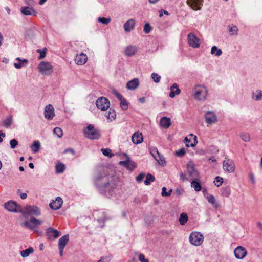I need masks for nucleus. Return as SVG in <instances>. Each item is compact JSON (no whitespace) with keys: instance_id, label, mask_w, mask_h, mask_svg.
Segmentation results:
<instances>
[{"instance_id":"nucleus-45","label":"nucleus","mask_w":262,"mask_h":262,"mask_svg":"<svg viewBox=\"0 0 262 262\" xmlns=\"http://www.w3.org/2000/svg\"><path fill=\"white\" fill-rule=\"evenodd\" d=\"M200 113H204V115H215V112H214L213 111H210V110H207L206 106H204L203 107H202Z\"/></svg>"},{"instance_id":"nucleus-36","label":"nucleus","mask_w":262,"mask_h":262,"mask_svg":"<svg viewBox=\"0 0 262 262\" xmlns=\"http://www.w3.org/2000/svg\"><path fill=\"white\" fill-rule=\"evenodd\" d=\"M44 115H55L54 108L52 105L48 104L45 107Z\"/></svg>"},{"instance_id":"nucleus-3","label":"nucleus","mask_w":262,"mask_h":262,"mask_svg":"<svg viewBox=\"0 0 262 262\" xmlns=\"http://www.w3.org/2000/svg\"><path fill=\"white\" fill-rule=\"evenodd\" d=\"M189 240L191 244L195 246H199L203 243L204 236L200 232L194 231L190 234Z\"/></svg>"},{"instance_id":"nucleus-20","label":"nucleus","mask_w":262,"mask_h":262,"mask_svg":"<svg viewBox=\"0 0 262 262\" xmlns=\"http://www.w3.org/2000/svg\"><path fill=\"white\" fill-rule=\"evenodd\" d=\"M87 56L86 54L82 53L79 55H77L75 58V61L78 65H83L87 61Z\"/></svg>"},{"instance_id":"nucleus-6","label":"nucleus","mask_w":262,"mask_h":262,"mask_svg":"<svg viewBox=\"0 0 262 262\" xmlns=\"http://www.w3.org/2000/svg\"><path fill=\"white\" fill-rule=\"evenodd\" d=\"M187 170L191 179H200V173L195 169V165L192 162L189 161L187 164Z\"/></svg>"},{"instance_id":"nucleus-53","label":"nucleus","mask_w":262,"mask_h":262,"mask_svg":"<svg viewBox=\"0 0 262 262\" xmlns=\"http://www.w3.org/2000/svg\"><path fill=\"white\" fill-rule=\"evenodd\" d=\"M152 30V27L148 23H146L144 26L143 31L146 34L149 33Z\"/></svg>"},{"instance_id":"nucleus-50","label":"nucleus","mask_w":262,"mask_h":262,"mask_svg":"<svg viewBox=\"0 0 262 262\" xmlns=\"http://www.w3.org/2000/svg\"><path fill=\"white\" fill-rule=\"evenodd\" d=\"M120 105L123 110H126L128 108V103L124 98L120 100Z\"/></svg>"},{"instance_id":"nucleus-42","label":"nucleus","mask_w":262,"mask_h":262,"mask_svg":"<svg viewBox=\"0 0 262 262\" xmlns=\"http://www.w3.org/2000/svg\"><path fill=\"white\" fill-rule=\"evenodd\" d=\"M149 150L151 155L155 159H157V155H160V152H159L157 148L156 147H151L150 148Z\"/></svg>"},{"instance_id":"nucleus-58","label":"nucleus","mask_w":262,"mask_h":262,"mask_svg":"<svg viewBox=\"0 0 262 262\" xmlns=\"http://www.w3.org/2000/svg\"><path fill=\"white\" fill-rule=\"evenodd\" d=\"M111 259V256H103L98 261V262H110Z\"/></svg>"},{"instance_id":"nucleus-13","label":"nucleus","mask_w":262,"mask_h":262,"mask_svg":"<svg viewBox=\"0 0 262 262\" xmlns=\"http://www.w3.org/2000/svg\"><path fill=\"white\" fill-rule=\"evenodd\" d=\"M188 41L190 46L193 48H198L200 47V39L196 37L194 33H190L188 35Z\"/></svg>"},{"instance_id":"nucleus-34","label":"nucleus","mask_w":262,"mask_h":262,"mask_svg":"<svg viewBox=\"0 0 262 262\" xmlns=\"http://www.w3.org/2000/svg\"><path fill=\"white\" fill-rule=\"evenodd\" d=\"M66 169V166L62 163H58L55 166V171L57 173H63Z\"/></svg>"},{"instance_id":"nucleus-26","label":"nucleus","mask_w":262,"mask_h":262,"mask_svg":"<svg viewBox=\"0 0 262 262\" xmlns=\"http://www.w3.org/2000/svg\"><path fill=\"white\" fill-rule=\"evenodd\" d=\"M69 240V235L65 234L60 237L58 241V247L65 248Z\"/></svg>"},{"instance_id":"nucleus-32","label":"nucleus","mask_w":262,"mask_h":262,"mask_svg":"<svg viewBox=\"0 0 262 262\" xmlns=\"http://www.w3.org/2000/svg\"><path fill=\"white\" fill-rule=\"evenodd\" d=\"M34 252V249L30 247L25 250L20 251V255L23 258L28 257L31 253Z\"/></svg>"},{"instance_id":"nucleus-17","label":"nucleus","mask_w":262,"mask_h":262,"mask_svg":"<svg viewBox=\"0 0 262 262\" xmlns=\"http://www.w3.org/2000/svg\"><path fill=\"white\" fill-rule=\"evenodd\" d=\"M21 13L26 16H36L37 11L33 8L27 6H23L20 8Z\"/></svg>"},{"instance_id":"nucleus-51","label":"nucleus","mask_w":262,"mask_h":262,"mask_svg":"<svg viewBox=\"0 0 262 262\" xmlns=\"http://www.w3.org/2000/svg\"><path fill=\"white\" fill-rule=\"evenodd\" d=\"M238 31V28L236 26H234L232 27H230L229 29V33L230 35H234V34L237 35Z\"/></svg>"},{"instance_id":"nucleus-18","label":"nucleus","mask_w":262,"mask_h":262,"mask_svg":"<svg viewBox=\"0 0 262 262\" xmlns=\"http://www.w3.org/2000/svg\"><path fill=\"white\" fill-rule=\"evenodd\" d=\"M62 203L63 201L61 198L58 196L55 201H53L50 203L49 206L51 209L56 210L59 209L61 207Z\"/></svg>"},{"instance_id":"nucleus-25","label":"nucleus","mask_w":262,"mask_h":262,"mask_svg":"<svg viewBox=\"0 0 262 262\" xmlns=\"http://www.w3.org/2000/svg\"><path fill=\"white\" fill-rule=\"evenodd\" d=\"M181 91L178 88V85L176 83H174L170 88V92L169 96L170 98H173L176 95L180 93Z\"/></svg>"},{"instance_id":"nucleus-56","label":"nucleus","mask_w":262,"mask_h":262,"mask_svg":"<svg viewBox=\"0 0 262 262\" xmlns=\"http://www.w3.org/2000/svg\"><path fill=\"white\" fill-rule=\"evenodd\" d=\"M189 136L193 137V142L191 143L189 146H190L191 147H194L196 146V144L198 143L197 137L192 134H190Z\"/></svg>"},{"instance_id":"nucleus-49","label":"nucleus","mask_w":262,"mask_h":262,"mask_svg":"<svg viewBox=\"0 0 262 262\" xmlns=\"http://www.w3.org/2000/svg\"><path fill=\"white\" fill-rule=\"evenodd\" d=\"M98 21L103 24L107 25L111 22V19L110 17L105 18L100 17L98 18Z\"/></svg>"},{"instance_id":"nucleus-7","label":"nucleus","mask_w":262,"mask_h":262,"mask_svg":"<svg viewBox=\"0 0 262 262\" xmlns=\"http://www.w3.org/2000/svg\"><path fill=\"white\" fill-rule=\"evenodd\" d=\"M4 208L9 212H23L21 207L15 201H9L4 204Z\"/></svg>"},{"instance_id":"nucleus-12","label":"nucleus","mask_w":262,"mask_h":262,"mask_svg":"<svg viewBox=\"0 0 262 262\" xmlns=\"http://www.w3.org/2000/svg\"><path fill=\"white\" fill-rule=\"evenodd\" d=\"M46 234L49 240L53 241L60 235L61 232L52 227H49L46 230Z\"/></svg>"},{"instance_id":"nucleus-9","label":"nucleus","mask_w":262,"mask_h":262,"mask_svg":"<svg viewBox=\"0 0 262 262\" xmlns=\"http://www.w3.org/2000/svg\"><path fill=\"white\" fill-rule=\"evenodd\" d=\"M124 156L126 158V160L120 161L119 164L125 167L128 170H134L137 167V164L135 162L131 161L130 158L126 154H125Z\"/></svg>"},{"instance_id":"nucleus-38","label":"nucleus","mask_w":262,"mask_h":262,"mask_svg":"<svg viewBox=\"0 0 262 262\" xmlns=\"http://www.w3.org/2000/svg\"><path fill=\"white\" fill-rule=\"evenodd\" d=\"M155 180V177L150 173H147L146 177V179L144 181V184L146 186L149 185L151 182H154Z\"/></svg>"},{"instance_id":"nucleus-59","label":"nucleus","mask_w":262,"mask_h":262,"mask_svg":"<svg viewBox=\"0 0 262 262\" xmlns=\"http://www.w3.org/2000/svg\"><path fill=\"white\" fill-rule=\"evenodd\" d=\"M145 177V174L144 173H140L136 178V181L138 183H140L143 181V178Z\"/></svg>"},{"instance_id":"nucleus-41","label":"nucleus","mask_w":262,"mask_h":262,"mask_svg":"<svg viewBox=\"0 0 262 262\" xmlns=\"http://www.w3.org/2000/svg\"><path fill=\"white\" fill-rule=\"evenodd\" d=\"M101 150L102 154L105 156L111 158L114 155V154L112 152V150L109 148H102Z\"/></svg>"},{"instance_id":"nucleus-55","label":"nucleus","mask_w":262,"mask_h":262,"mask_svg":"<svg viewBox=\"0 0 262 262\" xmlns=\"http://www.w3.org/2000/svg\"><path fill=\"white\" fill-rule=\"evenodd\" d=\"M10 147L12 149H14L18 145V141L15 139H13L10 141Z\"/></svg>"},{"instance_id":"nucleus-31","label":"nucleus","mask_w":262,"mask_h":262,"mask_svg":"<svg viewBox=\"0 0 262 262\" xmlns=\"http://www.w3.org/2000/svg\"><path fill=\"white\" fill-rule=\"evenodd\" d=\"M206 199L209 203L213 205L215 208L218 207L219 204L216 202V199L212 194H209L206 196Z\"/></svg>"},{"instance_id":"nucleus-60","label":"nucleus","mask_w":262,"mask_h":262,"mask_svg":"<svg viewBox=\"0 0 262 262\" xmlns=\"http://www.w3.org/2000/svg\"><path fill=\"white\" fill-rule=\"evenodd\" d=\"M113 94L120 101L123 98V96L117 91L114 90Z\"/></svg>"},{"instance_id":"nucleus-10","label":"nucleus","mask_w":262,"mask_h":262,"mask_svg":"<svg viewBox=\"0 0 262 262\" xmlns=\"http://www.w3.org/2000/svg\"><path fill=\"white\" fill-rule=\"evenodd\" d=\"M41 223V221L40 220L34 217H31L30 221H25L23 225L31 230H34L36 227L39 225Z\"/></svg>"},{"instance_id":"nucleus-30","label":"nucleus","mask_w":262,"mask_h":262,"mask_svg":"<svg viewBox=\"0 0 262 262\" xmlns=\"http://www.w3.org/2000/svg\"><path fill=\"white\" fill-rule=\"evenodd\" d=\"M32 151L34 153L37 152L40 148V143L38 140L34 141L31 146Z\"/></svg>"},{"instance_id":"nucleus-14","label":"nucleus","mask_w":262,"mask_h":262,"mask_svg":"<svg viewBox=\"0 0 262 262\" xmlns=\"http://www.w3.org/2000/svg\"><path fill=\"white\" fill-rule=\"evenodd\" d=\"M234 253L235 257L238 259H243L247 254L246 249L241 246L237 247L234 251Z\"/></svg>"},{"instance_id":"nucleus-11","label":"nucleus","mask_w":262,"mask_h":262,"mask_svg":"<svg viewBox=\"0 0 262 262\" xmlns=\"http://www.w3.org/2000/svg\"><path fill=\"white\" fill-rule=\"evenodd\" d=\"M194 95L198 100H204L206 99L207 90L204 86H197L194 89Z\"/></svg>"},{"instance_id":"nucleus-22","label":"nucleus","mask_w":262,"mask_h":262,"mask_svg":"<svg viewBox=\"0 0 262 262\" xmlns=\"http://www.w3.org/2000/svg\"><path fill=\"white\" fill-rule=\"evenodd\" d=\"M171 119L170 118L166 116L163 117L161 118L160 121V124L161 127L167 129L171 125Z\"/></svg>"},{"instance_id":"nucleus-19","label":"nucleus","mask_w":262,"mask_h":262,"mask_svg":"<svg viewBox=\"0 0 262 262\" xmlns=\"http://www.w3.org/2000/svg\"><path fill=\"white\" fill-rule=\"evenodd\" d=\"M135 26V20L133 18L129 19L124 24V31L126 32H129L134 28Z\"/></svg>"},{"instance_id":"nucleus-1","label":"nucleus","mask_w":262,"mask_h":262,"mask_svg":"<svg viewBox=\"0 0 262 262\" xmlns=\"http://www.w3.org/2000/svg\"><path fill=\"white\" fill-rule=\"evenodd\" d=\"M93 182L98 191L106 195H112L116 188L115 177L104 171H97L93 177Z\"/></svg>"},{"instance_id":"nucleus-28","label":"nucleus","mask_w":262,"mask_h":262,"mask_svg":"<svg viewBox=\"0 0 262 262\" xmlns=\"http://www.w3.org/2000/svg\"><path fill=\"white\" fill-rule=\"evenodd\" d=\"M191 187L193 188L196 191H200L202 187L200 182V179H192L191 182Z\"/></svg>"},{"instance_id":"nucleus-16","label":"nucleus","mask_w":262,"mask_h":262,"mask_svg":"<svg viewBox=\"0 0 262 262\" xmlns=\"http://www.w3.org/2000/svg\"><path fill=\"white\" fill-rule=\"evenodd\" d=\"M203 0H187V4L194 10H201Z\"/></svg>"},{"instance_id":"nucleus-35","label":"nucleus","mask_w":262,"mask_h":262,"mask_svg":"<svg viewBox=\"0 0 262 262\" xmlns=\"http://www.w3.org/2000/svg\"><path fill=\"white\" fill-rule=\"evenodd\" d=\"M221 193L223 196L229 197L231 194V189L229 186L223 187L221 188Z\"/></svg>"},{"instance_id":"nucleus-2","label":"nucleus","mask_w":262,"mask_h":262,"mask_svg":"<svg viewBox=\"0 0 262 262\" xmlns=\"http://www.w3.org/2000/svg\"><path fill=\"white\" fill-rule=\"evenodd\" d=\"M83 134L86 138L91 140H97L100 137L99 131L94 128L92 124L88 125L86 128L83 129Z\"/></svg>"},{"instance_id":"nucleus-52","label":"nucleus","mask_w":262,"mask_h":262,"mask_svg":"<svg viewBox=\"0 0 262 262\" xmlns=\"http://www.w3.org/2000/svg\"><path fill=\"white\" fill-rule=\"evenodd\" d=\"M241 138L245 142H249L250 140V136L248 133H242Z\"/></svg>"},{"instance_id":"nucleus-44","label":"nucleus","mask_w":262,"mask_h":262,"mask_svg":"<svg viewBox=\"0 0 262 262\" xmlns=\"http://www.w3.org/2000/svg\"><path fill=\"white\" fill-rule=\"evenodd\" d=\"M213 182L214 183V185L219 187L222 185L223 183V179L220 176H216L215 178V180Z\"/></svg>"},{"instance_id":"nucleus-64","label":"nucleus","mask_w":262,"mask_h":262,"mask_svg":"<svg viewBox=\"0 0 262 262\" xmlns=\"http://www.w3.org/2000/svg\"><path fill=\"white\" fill-rule=\"evenodd\" d=\"M256 225L260 230L259 234L262 235V223L260 222H258L256 223Z\"/></svg>"},{"instance_id":"nucleus-37","label":"nucleus","mask_w":262,"mask_h":262,"mask_svg":"<svg viewBox=\"0 0 262 262\" xmlns=\"http://www.w3.org/2000/svg\"><path fill=\"white\" fill-rule=\"evenodd\" d=\"M188 217L186 213H182L180 214L179 221L181 225H184L188 221Z\"/></svg>"},{"instance_id":"nucleus-40","label":"nucleus","mask_w":262,"mask_h":262,"mask_svg":"<svg viewBox=\"0 0 262 262\" xmlns=\"http://www.w3.org/2000/svg\"><path fill=\"white\" fill-rule=\"evenodd\" d=\"M12 123V117L11 116L7 118L3 121V125L6 128H9L11 125Z\"/></svg>"},{"instance_id":"nucleus-15","label":"nucleus","mask_w":262,"mask_h":262,"mask_svg":"<svg viewBox=\"0 0 262 262\" xmlns=\"http://www.w3.org/2000/svg\"><path fill=\"white\" fill-rule=\"evenodd\" d=\"M223 167L225 171L231 173L235 170V166L232 160L227 159L223 161Z\"/></svg>"},{"instance_id":"nucleus-21","label":"nucleus","mask_w":262,"mask_h":262,"mask_svg":"<svg viewBox=\"0 0 262 262\" xmlns=\"http://www.w3.org/2000/svg\"><path fill=\"white\" fill-rule=\"evenodd\" d=\"M132 141L136 145L142 143L143 141L142 133L139 132H135L132 137Z\"/></svg>"},{"instance_id":"nucleus-29","label":"nucleus","mask_w":262,"mask_h":262,"mask_svg":"<svg viewBox=\"0 0 262 262\" xmlns=\"http://www.w3.org/2000/svg\"><path fill=\"white\" fill-rule=\"evenodd\" d=\"M205 122L209 125L215 123L217 121L216 116H205Z\"/></svg>"},{"instance_id":"nucleus-23","label":"nucleus","mask_w":262,"mask_h":262,"mask_svg":"<svg viewBox=\"0 0 262 262\" xmlns=\"http://www.w3.org/2000/svg\"><path fill=\"white\" fill-rule=\"evenodd\" d=\"M139 84L138 79L135 78L127 83L126 88L129 90H135L139 86Z\"/></svg>"},{"instance_id":"nucleus-5","label":"nucleus","mask_w":262,"mask_h":262,"mask_svg":"<svg viewBox=\"0 0 262 262\" xmlns=\"http://www.w3.org/2000/svg\"><path fill=\"white\" fill-rule=\"evenodd\" d=\"M39 72L43 75H49L53 72V66L48 62L42 61L38 66Z\"/></svg>"},{"instance_id":"nucleus-57","label":"nucleus","mask_w":262,"mask_h":262,"mask_svg":"<svg viewBox=\"0 0 262 262\" xmlns=\"http://www.w3.org/2000/svg\"><path fill=\"white\" fill-rule=\"evenodd\" d=\"M167 189L165 187H163L162 188L161 195L163 196H169L171 195V193L167 192Z\"/></svg>"},{"instance_id":"nucleus-61","label":"nucleus","mask_w":262,"mask_h":262,"mask_svg":"<svg viewBox=\"0 0 262 262\" xmlns=\"http://www.w3.org/2000/svg\"><path fill=\"white\" fill-rule=\"evenodd\" d=\"M139 260L141 262H149V260L145 258V256L143 254H140L139 255Z\"/></svg>"},{"instance_id":"nucleus-39","label":"nucleus","mask_w":262,"mask_h":262,"mask_svg":"<svg viewBox=\"0 0 262 262\" xmlns=\"http://www.w3.org/2000/svg\"><path fill=\"white\" fill-rule=\"evenodd\" d=\"M211 54L215 55L216 56H220L222 54V51L221 49H219L216 46H214L211 48Z\"/></svg>"},{"instance_id":"nucleus-46","label":"nucleus","mask_w":262,"mask_h":262,"mask_svg":"<svg viewBox=\"0 0 262 262\" xmlns=\"http://www.w3.org/2000/svg\"><path fill=\"white\" fill-rule=\"evenodd\" d=\"M159 164L164 166L165 164V158L160 153V155H157V159H156Z\"/></svg>"},{"instance_id":"nucleus-24","label":"nucleus","mask_w":262,"mask_h":262,"mask_svg":"<svg viewBox=\"0 0 262 262\" xmlns=\"http://www.w3.org/2000/svg\"><path fill=\"white\" fill-rule=\"evenodd\" d=\"M16 61H17V62H15L14 63V66L16 69H20L24 66L26 65L28 62V60L27 59H21L19 57H17L15 59Z\"/></svg>"},{"instance_id":"nucleus-63","label":"nucleus","mask_w":262,"mask_h":262,"mask_svg":"<svg viewBox=\"0 0 262 262\" xmlns=\"http://www.w3.org/2000/svg\"><path fill=\"white\" fill-rule=\"evenodd\" d=\"M185 143L186 146L188 147H190L189 145L191 144V140L189 139L187 137H186L184 139Z\"/></svg>"},{"instance_id":"nucleus-43","label":"nucleus","mask_w":262,"mask_h":262,"mask_svg":"<svg viewBox=\"0 0 262 262\" xmlns=\"http://www.w3.org/2000/svg\"><path fill=\"white\" fill-rule=\"evenodd\" d=\"M36 52L39 53V56L38 57V59H42L44 58L46 55L47 49L46 48H43V50L37 49Z\"/></svg>"},{"instance_id":"nucleus-8","label":"nucleus","mask_w":262,"mask_h":262,"mask_svg":"<svg viewBox=\"0 0 262 262\" xmlns=\"http://www.w3.org/2000/svg\"><path fill=\"white\" fill-rule=\"evenodd\" d=\"M97 107L102 111H104L109 108L110 101L104 97H100L97 99L96 102Z\"/></svg>"},{"instance_id":"nucleus-4","label":"nucleus","mask_w":262,"mask_h":262,"mask_svg":"<svg viewBox=\"0 0 262 262\" xmlns=\"http://www.w3.org/2000/svg\"><path fill=\"white\" fill-rule=\"evenodd\" d=\"M25 211L21 212L25 217L26 215L30 216H39L41 215V211L39 208L34 205H27L24 208Z\"/></svg>"},{"instance_id":"nucleus-27","label":"nucleus","mask_w":262,"mask_h":262,"mask_svg":"<svg viewBox=\"0 0 262 262\" xmlns=\"http://www.w3.org/2000/svg\"><path fill=\"white\" fill-rule=\"evenodd\" d=\"M137 51L135 46H129L127 47L125 50V54L127 56H132L136 54Z\"/></svg>"},{"instance_id":"nucleus-54","label":"nucleus","mask_w":262,"mask_h":262,"mask_svg":"<svg viewBox=\"0 0 262 262\" xmlns=\"http://www.w3.org/2000/svg\"><path fill=\"white\" fill-rule=\"evenodd\" d=\"M186 151L184 148H182L176 151V155L178 157H183L185 154Z\"/></svg>"},{"instance_id":"nucleus-62","label":"nucleus","mask_w":262,"mask_h":262,"mask_svg":"<svg viewBox=\"0 0 262 262\" xmlns=\"http://www.w3.org/2000/svg\"><path fill=\"white\" fill-rule=\"evenodd\" d=\"M180 179L183 181H188V179L186 177L185 174L183 172H181L180 174Z\"/></svg>"},{"instance_id":"nucleus-48","label":"nucleus","mask_w":262,"mask_h":262,"mask_svg":"<svg viewBox=\"0 0 262 262\" xmlns=\"http://www.w3.org/2000/svg\"><path fill=\"white\" fill-rule=\"evenodd\" d=\"M151 77L153 81L156 83H159L161 78V76L156 73H152L151 75Z\"/></svg>"},{"instance_id":"nucleus-47","label":"nucleus","mask_w":262,"mask_h":262,"mask_svg":"<svg viewBox=\"0 0 262 262\" xmlns=\"http://www.w3.org/2000/svg\"><path fill=\"white\" fill-rule=\"evenodd\" d=\"M53 133L58 138H61L63 135L62 129L59 127H55L53 130Z\"/></svg>"},{"instance_id":"nucleus-33","label":"nucleus","mask_w":262,"mask_h":262,"mask_svg":"<svg viewBox=\"0 0 262 262\" xmlns=\"http://www.w3.org/2000/svg\"><path fill=\"white\" fill-rule=\"evenodd\" d=\"M252 98L256 101L262 100V91L257 90L253 92L252 95Z\"/></svg>"}]
</instances>
